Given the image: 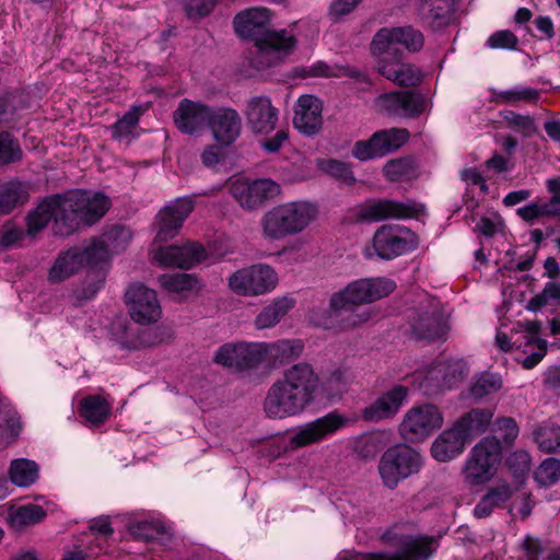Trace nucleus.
I'll use <instances>...</instances> for the list:
<instances>
[{
	"label": "nucleus",
	"instance_id": "1",
	"mask_svg": "<svg viewBox=\"0 0 560 560\" xmlns=\"http://www.w3.org/2000/svg\"><path fill=\"white\" fill-rule=\"evenodd\" d=\"M109 208V198L101 191L73 189L48 195L27 213L26 234L35 236L52 221L54 234L67 237L98 222Z\"/></svg>",
	"mask_w": 560,
	"mask_h": 560
},
{
	"label": "nucleus",
	"instance_id": "2",
	"mask_svg": "<svg viewBox=\"0 0 560 560\" xmlns=\"http://www.w3.org/2000/svg\"><path fill=\"white\" fill-rule=\"evenodd\" d=\"M269 11L253 8L237 13L233 25L236 34L254 42L255 50L250 51L248 65L256 71L270 68L288 57L296 45L294 35L285 30H268Z\"/></svg>",
	"mask_w": 560,
	"mask_h": 560
},
{
	"label": "nucleus",
	"instance_id": "3",
	"mask_svg": "<svg viewBox=\"0 0 560 560\" xmlns=\"http://www.w3.org/2000/svg\"><path fill=\"white\" fill-rule=\"evenodd\" d=\"M395 289V281L384 277L354 280L331 295L328 308L324 311L323 317L315 323L324 329L335 331L354 327L369 317L368 315H353L357 306L386 298Z\"/></svg>",
	"mask_w": 560,
	"mask_h": 560
},
{
	"label": "nucleus",
	"instance_id": "4",
	"mask_svg": "<svg viewBox=\"0 0 560 560\" xmlns=\"http://www.w3.org/2000/svg\"><path fill=\"white\" fill-rule=\"evenodd\" d=\"M318 378L308 363H298L284 372L283 380L269 388L264 410L269 418L296 416L313 401Z\"/></svg>",
	"mask_w": 560,
	"mask_h": 560
},
{
	"label": "nucleus",
	"instance_id": "5",
	"mask_svg": "<svg viewBox=\"0 0 560 560\" xmlns=\"http://www.w3.org/2000/svg\"><path fill=\"white\" fill-rule=\"evenodd\" d=\"M316 215V206L305 200L278 205L261 218L262 235L269 241H281L304 231Z\"/></svg>",
	"mask_w": 560,
	"mask_h": 560
},
{
	"label": "nucleus",
	"instance_id": "6",
	"mask_svg": "<svg viewBox=\"0 0 560 560\" xmlns=\"http://www.w3.org/2000/svg\"><path fill=\"white\" fill-rule=\"evenodd\" d=\"M399 46L408 52H419L424 46V35L412 25L381 27L372 37L370 52L372 57L396 55L404 57Z\"/></svg>",
	"mask_w": 560,
	"mask_h": 560
},
{
	"label": "nucleus",
	"instance_id": "7",
	"mask_svg": "<svg viewBox=\"0 0 560 560\" xmlns=\"http://www.w3.org/2000/svg\"><path fill=\"white\" fill-rule=\"evenodd\" d=\"M423 458L415 448L400 444L388 447L382 455L378 472L385 487L393 490L398 483L418 474Z\"/></svg>",
	"mask_w": 560,
	"mask_h": 560
},
{
	"label": "nucleus",
	"instance_id": "8",
	"mask_svg": "<svg viewBox=\"0 0 560 560\" xmlns=\"http://www.w3.org/2000/svg\"><path fill=\"white\" fill-rule=\"evenodd\" d=\"M502 459V444L498 436L490 435L479 441L470 451L465 467V480L470 486L488 482Z\"/></svg>",
	"mask_w": 560,
	"mask_h": 560
},
{
	"label": "nucleus",
	"instance_id": "9",
	"mask_svg": "<svg viewBox=\"0 0 560 560\" xmlns=\"http://www.w3.org/2000/svg\"><path fill=\"white\" fill-rule=\"evenodd\" d=\"M407 523L396 522L380 535V541L388 547H396L395 553L409 560H429L435 552L434 539L422 535L405 534Z\"/></svg>",
	"mask_w": 560,
	"mask_h": 560
},
{
	"label": "nucleus",
	"instance_id": "10",
	"mask_svg": "<svg viewBox=\"0 0 560 560\" xmlns=\"http://www.w3.org/2000/svg\"><path fill=\"white\" fill-rule=\"evenodd\" d=\"M409 336L428 343L445 340L450 330L447 318L436 305L419 306L408 315Z\"/></svg>",
	"mask_w": 560,
	"mask_h": 560
},
{
	"label": "nucleus",
	"instance_id": "11",
	"mask_svg": "<svg viewBox=\"0 0 560 560\" xmlns=\"http://www.w3.org/2000/svg\"><path fill=\"white\" fill-rule=\"evenodd\" d=\"M417 247L418 236L404 225H382L373 236L374 252L383 260H392L415 250Z\"/></svg>",
	"mask_w": 560,
	"mask_h": 560
},
{
	"label": "nucleus",
	"instance_id": "12",
	"mask_svg": "<svg viewBox=\"0 0 560 560\" xmlns=\"http://www.w3.org/2000/svg\"><path fill=\"white\" fill-rule=\"evenodd\" d=\"M409 139L405 128H389L374 132L368 140H359L353 144L352 155L361 161L381 159L399 150Z\"/></svg>",
	"mask_w": 560,
	"mask_h": 560
},
{
	"label": "nucleus",
	"instance_id": "13",
	"mask_svg": "<svg viewBox=\"0 0 560 560\" xmlns=\"http://www.w3.org/2000/svg\"><path fill=\"white\" fill-rule=\"evenodd\" d=\"M267 354L265 342L224 343L217 350L214 362L241 372L257 368Z\"/></svg>",
	"mask_w": 560,
	"mask_h": 560
},
{
	"label": "nucleus",
	"instance_id": "14",
	"mask_svg": "<svg viewBox=\"0 0 560 560\" xmlns=\"http://www.w3.org/2000/svg\"><path fill=\"white\" fill-rule=\"evenodd\" d=\"M443 425L440 409L432 404L412 407L404 417L400 433L406 441L418 443Z\"/></svg>",
	"mask_w": 560,
	"mask_h": 560
},
{
	"label": "nucleus",
	"instance_id": "15",
	"mask_svg": "<svg viewBox=\"0 0 560 560\" xmlns=\"http://www.w3.org/2000/svg\"><path fill=\"white\" fill-rule=\"evenodd\" d=\"M278 281L273 269L264 264L235 271L229 278L230 288L242 295H260L275 289Z\"/></svg>",
	"mask_w": 560,
	"mask_h": 560
},
{
	"label": "nucleus",
	"instance_id": "16",
	"mask_svg": "<svg viewBox=\"0 0 560 560\" xmlns=\"http://www.w3.org/2000/svg\"><path fill=\"white\" fill-rule=\"evenodd\" d=\"M377 104L388 117L404 119L419 118L427 107L425 96L413 90L383 93L377 97Z\"/></svg>",
	"mask_w": 560,
	"mask_h": 560
},
{
	"label": "nucleus",
	"instance_id": "17",
	"mask_svg": "<svg viewBox=\"0 0 560 560\" xmlns=\"http://www.w3.org/2000/svg\"><path fill=\"white\" fill-rule=\"evenodd\" d=\"M231 195L243 209L256 210L280 192V186L270 178L237 179L230 187Z\"/></svg>",
	"mask_w": 560,
	"mask_h": 560
},
{
	"label": "nucleus",
	"instance_id": "18",
	"mask_svg": "<svg viewBox=\"0 0 560 560\" xmlns=\"http://www.w3.org/2000/svg\"><path fill=\"white\" fill-rule=\"evenodd\" d=\"M196 197V194L178 197L159 212L155 236L158 242H167L177 235L185 220L195 209Z\"/></svg>",
	"mask_w": 560,
	"mask_h": 560
},
{
	"label": "nucleus",
	"instance_id": "19",
	"mask_svg": "<svg viewBox=\"0 0 560 560\" xmlns=\"http://www.w3.org/2000/svg\"><path fill=\"white\" fill-rule=\"evenodd\" d=\"M130 317L141 325L156 322L162 314L154 290L141 283H132L125 293Z\"/></svg>",
	"mask_w": 560,
	"mask_h": 560
},
{
	"label": "nucleus",
	"instance_id": "20",
	"mask_svg": "<svg viewBox=\"0 0 560 560\" xmlns=\"http://www.w3.org/2000/svg\"><path fill=\"white\" fill-rule=\"evenodd\" d=\"M348 419L337 410L330 411L323 417L315 419L301 427L291 438L290 444L294 447H303L317 443L342 429Z\"/></svg>",
	"mask_w": 560,
	"mask_h": 560
},
{
	"label": "nucleus",
	"instance_id": "21",
	"mask_svg": "<svg viewBox=\"0 0 560 560\" xmlns=\"http://www.w3.org/2000/svg\"><path fill=\"white\" fill-rule=\"evenodd\" d=\"M409 388L396 384L383 392L369 406L361 410V417L368 422H380L394 418L407 401Z\"/></svg>",
	"mask_w": 560,
	"mask_h": 560
},
{
	"label": "nucleus",
	"instance_id": "22",
	"mask_svg": "<svg viewBox=\"0 0 560 560\" xmlns=\"http://www.w3.org/2000/svg\"><path fill=\"white\" fill-rule=\"evenodd\" d=\"M244 116L253 133L267 136L276 129L279 109L269 96L256 95L247 100Z\"/></svg>",
	"mask_w": 560,
	"mask_h": 560
},
{
	"label": "nucleus",
	"instance_id": "23",
	"mask_svg": "<svg viewBox=\"0 0 560 560\" xmlns=\"http://www.w3.org/2000/svg\"><path fill=\"white\" fill-rule=\"evenodd\" d=\"M420 208L415 201L400 202L393 199H377L366 202L358 212L363 222H378L387 219H409L419 214Z\"/></svg>",
	"mask_w": 560,
	"mask_h": 560
},
{
	"label": "nucleus",
	"instance_id": "24",
	"mask_svg": "<svg viewBox=\"0 0 560 560\" xmlns=\"http://www.w3.org/2000/svg\"><path fill=\"white\" fill-rule=\"evenodd\" d=\"M211 106L183 98L173 113L176 128L185 135H197L208 126Z\"/></svg>",
	"mask_w": 560,
	"mask_h": 560
},
{
	"label": "nucleus",
	"instance_id": "25",
	"mask_svg": "<svg viewBox=\"0 0 560 560\" xmlns=\"http://www.w3.org/2000/svg\"><path fill=\"white\" fill-rule=\"evenodd\" d=\"M208 127L219 144L229 147L241 136V116L232 107H211Z\"/></svg>",
	"mask_w": 560,
	"mask_h": 560
},
{
	"label": "nucleus",
	"instance_id": "26",
	"mask_svg": "<svg viewBox=\"0 0 560 560\" xmlns=\"http://www.w3.org/2000/svg\"><path fill=\"white\" fill-rule=\"evenodd\" d=\"M374 58L377 72L399 86H416L422 80L421 70L413 65L402 62L404 57L399 55Z\"/></svg>",
	"mask_w": 560,
	"mask_h": 560
},
{
	"label": "nucleus",
	"instance_id": "27",
	"mask_svg": "<svg viewBox=\"0 0 560 560\" xmlns=\"http://www.w3.org/2000/svg\"><path fill=\"white\" fill-rule=\"evenodd\" d=\"M155 260L164 267L189 269L206 259L205 248L192 242L159 248Z\"/></svg>",
	"mask_w": 560,
	"mask_h": 560
},
{
	"label": "nucleus",
	"instance_id": "28",
	"mask_svg": "<svg viewBox=\"0 0 560 560\" xmlns=\"http://www.w3.org/2000/svg\"><path fill=\"white\" fill-rule=\"evenodd\" d=\"M322 112L323 104L318 97L311 94L301 95L294 108V128L307 137L317 135L323 126Z\"/></svg>",
	"mask_w": 560,
	"mask_h": 560
},
{
	"label": "nucleus",
	"instance_id": "29",
	"mask_svg": "<svg viewBox=\"0 0 560 560\" xmlns=\"http://www.w3.org/2000/svg\"><path fill=\"white\" fill-rule=\"evenodd\" d=\"M466 444L465 438L453 425L444 430L432 443L431 455L439 462H450L464 452Z\"/></svg>",
	"mask_w": 560,
	"mask_h": 560
},
{
	"label": "nucleus",
	"instance_id": "30",
	"mask_svg": "<svg viewBox=\"0 0 560 560\" xmlns=\"http://www.w3.org/2000/svg\"><path fill=\"white\" fill-rule=\"evenodd\" d=\"M454 11V0H419V14L433 30L447 26Z\"/></svg>",
	"mask_w": 560,
	"mask_h": 560
},
{
	"label": "nucleus",
	"instance_id": "31",
	"mask_svg": "<svg viewBox=\"0 0 560 560\" xmlns=\"http://www.w3.org/2000/svg\"><path fill=\"white\" fill-rule=\"evenodd\" d=\"M492 416L489 409L475 408L462 416L454 425L469 443L475 436L486 432Z\"/></svg>",
	"mask_w": 560,
	"mask_h": 560
},
{
	"label": "nucleus",
	"instance_id": "32",
	"mask_svg": "<svg viewBox=\"0 0 560 560\" xmlns=\"http://www.w3.org/2000/svg\"><path fill=\"white\" fill-rule=\"evenodd\" d=\"M512 494L513 490L508 483L490 487L474 508L475 517L485 518L490 516L495 509L503 508L512 498Z\"/></svg>",
	"mask_w": 560,
	"mask_h": 560
},
{
	"label": "nucleus",
	"instance_id": "33",
	"mask_svg": "<svg viewBox=\"0 0 560 560\" xmlns=\"http://www.w3.org/2000/svg\"><path fill=\"white\" fill-rule=\"evenodd\" d=\"M128 533L144 542L160 541L165 545L172 539V533L161 521H138L128 525Z\"/></svg>",
	"mask_w": 560,
	"mask_h": 560
},
{
	"label": "nucleus",
	"instance_id": "34",
	"mask_svg": "<svg viewBox=\"0 0 560 560\" xmlns=\"http://www.w3.org/2000/svg\"><path fill=\"white\" fill-rule=\"evenodd\" d=\"M82 268L79 258V248H69L56 258L49 269L48 279L52 283L61 282Z\"/></svg>",
	"mask_w": 560,
	"mask_h": 560
},
{
	"label": "nucleus",
	"instance_id": "35",
	"mask_svg": "<svg viewBox=\"0 0 560 560\" xmlns=\"http://www.w3.org/2000/svg\"><path fill=\"white\" fill-rule=\"evenodd\" d=\"M159 284L170 293L186 296L190 292L199 291L202 287L199 279L191 273H164L158 277Z\"/></svg>",
	"mask_w": 560,
	"mask_h": 560
},
{
	"label": "nucleus",
	"instance_id": "36",
	"mask_svg": "<svg viewBox=\"0 0 560 560\" xmlns=\"http://www.w3.org/2000/svg\"><path fill=\"white\" fill-rule=\"evenodd\" d=\"M110 409V405L102 396L90 395L80 401L78 412L86 422L97 427L107 420Z\"/></svg>",
	"mask_w": 560,
	"mask_h": 560
},
{
	"label": "nucleus",
	"instance_id": "37",
	"mask_svg": "<svg viewBox=\"0 0 560 560\" xmlns=\"http://www.w3.org/2000/svg\"><path fill=\"white\" fill-rule=\"evenodd\" d=\"M145 335H148L147 331H143L142 336L135 331V329L129 325L127 319H117L113 322L110 326L112 339L121 349L133 350L138 349L142 345H153V342H145L143 340V337Z\"/></svg>",
	"mask_w": 560,
	"mask_h": 560
},
{
	"label": "nucleus",
	"instance_id": "38",
	"mask_svg": "<svg viewBox=\"0 0 560 560\" xmlns=\"http://www.w3.org/2000/svg\"><path fill=\"white\" fill-rule=\"evenodd\" d=\"M39 467L36 462L28 458H16L11 462L9 477L13 485L27 488L39 478Z\"/></svg>",
	"mask_w": 560,
	"mask_h": 560
},
{
	"label": "nucleus",
	"instance_id": "39",
	"mask_svg": "<svg viewBox=\"0 0 560 560\" xmlns=\"http://www.w3.org/2000/svg\"><path fill=\"white\" fill-rule=\"evenodd\" d=\"M293 307V300L278 298L265 306L255 318L257 329H266L277 325L280 319Z\"/></svg>",
	"mask_w": 560,
	"mask_h": 560
},
{
	"label": "nucleus",
	"instance_id": "40",
	"mask_svg": "<svg viewBox=\"0 0 560 560\" xmlns=\"http://www.w3.org/2000/svg\"><path fill=\"white\" fill-rule=\"evenodd\" d=\"M27 198L28 192L20 182L0 183V215L10 213Z\"/></svg>",
	"mask_w": 560,
	"mask_h": 560
},
{
	"label": "nucleus",
	"instance_id": "41",
	"mask_svg": "<svg viewBox=\"0 0 560 560\" xmlns=\"http://www.w3.org/2000/svg\"><path fill=\"white\" fill-rule=\"evenodd\" d=\"M316 167L322 173L348 186L353 185L357 180L350 165L336 159H317Z\"/></svg>",
	"mask_w": 560,
	"mask_h": 560
},
{
	"label": "nucleus",
	"instance_id": "42",
	"mask_svg": "<svg viewBox=\"0 0 560 560\" xmlns=\"http://www.w3.org/2000/svg\"><path fill=\"white\" fill-rule=\"evenodd\" d=\"M304 345L300 339L280 340L272 345H268V353L275 361L279 363L295 360L303 352Z\"/></svg>",
	"mask_w": 560,
	"mask_h": 560
},
{
	"label": "nucleus",
	"instance_id": "43",
	"mask_svg": "<svg viewBox=\"0 0 560 560\" xmlns=\"http://www.w3.org/2000/svg\"><path fill=\"white\" fill-rule=\"evenodd\" d=\"M502 387V378L498 373L485 371L477 375L471 385L470 394L476 399H481L498 392Z\"/></svg>",
	"mask_w": 560,
	"mask_h": 560
},
{
	"label": "nucleus",
	"instance_id": "44",
	"mask_svg": "<svg viewBox=\"0 0 560 560\" xmlns=\"http://www.w3.org/2000/svg\"><path fill=\"white\" fill-rule=\"evenodd\" d=\"M47 513L43 506L37 504H24L10 514L12 525L24 527L35 525L46 517Z\"/></svg>",
	"mask_w": 560,
	"mask_h": 560
},
{
	"label": "nucleus",
	"instance_id": "45",
	"mask_svg": "<svg viewBox=\"0 0 560 560\" xmlns=\"http://www.w3.org/2000/svg\"><path fill=\"white\" fill-rule=\"evenodd\" d=\"M535 441L546 453H560V427L546 424L534 431Z\"/></svg>",
	"mask_w": 560,
	"mask_h": 560
},
{
	"label": "nucleus",
	"instance_id": "46",
	"mask_svg": "<svg viewBox=\"0 0 560 560\" xmlns=\"http://www.w3.org/2000/svg\"><path fill=\"white\" fill-rule=\"evenodd\" d=\"M108 257V248L102 240L93 241L82 250L79 249V258L82 267L88 266L91 269H98V265L105 262Z\"/></svg>",
	"mask_w": 560,
	"mask_h": 560
},
{
	"label": "nucleus",
	"instance_id": "47",
	"mask_svg": "<svg viewBox=\"0 0 560 560\" xmlns=\"http://www.w3.org/2000/svg\"><path fill=\"white\" fill-rule=\"evenodd\" d=\"M415 172V163L410 158H398L386 162L383 166V175L389 182H398L409 178Z\"/></svg>",
	"mask_w": 560,
	"mask_h": 560
},
{
	"label": "nucleus",
	"instance_id": "48",
	"mask_svg": "<svg viewBox=\"0 0 560 560\" xmlns=\"http://www.w3.org/2000/svg\"><path fill=\"white\" fill-rule=\"evenodd\" d=\"M500 116L508 127L522 133L524 137L532 136L536 130L534 117L529 114L522 115L511 109H504L500 112Z\"/></svg>",
	"mask_w": 560,
	"mask_h": 560
},
{
	"label": "nucleus",
	"instance_id": "49",
	"mask_svg": "<svg viewBox=\"0 0 560 560\" xmlns=\"http://www.w3.org/2000/svg\"><path fill=\"white\" fill-rule=\"evenodd\" d=\"M535 480L548 487L556 483L560 479V459L548 457L541 462L534 472Z\"/></svg>",
	"mask_w": 560,
	"mask_h": 560
},
{
	"label": "nucleus",
	"instance_id": "50",
	"mask_svg": "<svg viewBox=\"0 0 560 560\" xmlns=\"http://www.w3.org/2000/svg\"><path fill=\"white\" fill-rule=\"evenodd\" d=\"M23 152L12 135L8 131H0V165H7L21 161Z\"/></svg>",
	"mask_w": 560,
	"mask_h": 560
},
{
	"label": "nucleus",
	"instance_id": "51",
	"mask_svg": "<svg viewBox=\"0 0 560 560\" xmlns=\"http://www.w3.org/2000/svg\"><path fill=\"white\" fill-rule=\"evenodd\" d=\"M552 301H560V282H547L544 290L528 301L527 310L535 313L539 312Z\"/></svg>",
	"mask_w": 560,
	"mask_h": 560
},
{
	"label": "nucleus",
	"instance_id": "52",
	"mask_svg": "<svg viewBox=\"0 0 560 560\" xmlns=\"http://www.w3.org/2000/svg\"><path fill=\"white\" fill-rule=\"evenodd\" d=\"M131 237L132 234L129 228L114 225L103 234L102 241L107 248L110 247L114 252L118 253L126 247Z\"/></svg>",
	"mask_w": 560,
	"mask_h": 560
},
{
	"label": "nucleus",
	"instance_id": "53",
	"mask_svg": "<svg viewBox=\"0 0 560 560\" xmlns=\"http://www.w3.org/2000/svg\"><path fill=\"white\" fill-rule=\"evenodd\" d=\"M188 20L197 22L214 10L218 0H180Z\"/></svg>",
	"mask_w": 560,
	"mask_h": 560
},
{
	"label": "nucleus",
	"instance_id": "54",
	"mask_svg": "<svg viewBox=\"0 0 560 560\" xmlns=\"http://www.w3.org/2000/svg\"><path fill=\"white\" fill-rule=\"evenodd\" d=\"M539 91L527 86H515L514 89L503 90L497 94V101L502 100L506 103L514 104L520 101L536 102L539 98Z\"/></svg>",
	"mask_w": 560,
	"mask_h": 560
},
{
	"label": "nucleus",
	"instance_id": "55",
	"mask_svg": "<svg viewBox=\"0 0 560 560\" xmlns=\"http://www.w3.org/2000/svg\"><path fill=\"white\" fill-rule=\"evenodd\" d=\"M105 283V273L101 269H93L88 272V276L82 284L81 291L78 294L79 299L91 300Z\"/></svg>",
	"mask_w": 560,
	"mask_h": 560
},
{
	"label": "nucleus",
	"instance_id": "56",
	"mask_svg": "<svg viewBox=\"0 0 560 560\" xmlns=\"http://www.w3.org/2000/svg\"><path fill=\"white\" fill-rule=\"evenodd\" d=\"M517 45H518V38L510 30L497 31V32L492 33L486 42V46L491 49L516 50Z\"/></svg>",
	"mask_w": 560,
	"mask_h": 560
},
{
	"label": "nucleus",
	"instance_id": "57",
	"mask_svg": "<svg viewBox=\"0 0 560 560\" xmlns=\"http://www.w3.org/2000/svg\"><path fill=\"white\" fill-rule=\"evenodd\" d=\"M0 417L3 420V434L11 440L16 439L22 430V423L16 411L13 410L9 402H5V407H2Z\"/></svg>",
	"mask_w": 560,
	"mask_h": 560
},
{
	"label": "nucleus",
	"instance_id": "58",
	"mask_svg": "<svg viewBox=\"0 0 560 560\" xmlns=\"http://www.w3.org/2000/svg\"><path fill=\"white\" fill-rule=\"evenodd\" d=\"M351 378V373L348 368L338 366L329 372V375L326 378L327 389L332 394H340L346 389L349 381Z\"/></svg>",
	"mask_w": 560,
	"mask_h": 560
},
{
	"label": "nucleus",
	"instance_id": "59",
	"mask_svg": "<svg viewBox=\"0 0 560 560\" xmlns=\"http://www.w3.org/2000/svg\"><path fill=\"white\" fill-rule=\"evenodd\" d=\"M506 466L514 477L522 478L530 469V455L526 451H516L508 457Z\"/></svg>",
	"mask_w": 560,
	"mask_h": 560
},
{
	"label": "nucleus",
	"instance_id": "60",
	"mask_svg": "<svg viewBox=\"0 0 560 560\" xmlns=\"http://www.w3.org/2000/svg\"><path fill=\"white\" fill-rule=\"evenodd\" d=\"M495 432L500 434L505 445L510 446L518 436V425L513 418L503 417L494 422Z\"/></svg>",
	"mask_w": 560,
	"mask_h": 560
},
{
	"label": "nucleus",
	"instance_id": "61",
	"mask_svg": "<svg viewBox=\"0 0 560 560\" xmlns=\"http://www.w3.org/2000/svg\"><path fill=\"white\" fill-rule=\"evenodd\" d=\"M25 236L22 228L5 223L0 231V244L5 247L19 246Z\"/></svg>",
	"mask_w": 560,
	"mask_h": 560
},
{
	"label": "nucleus",
	"instance_id": "62",
	"mask_svg": "<svg viewBox=\"0 0 560 560\" xmlns=\"http://www.w3.org/2000/svg\"><path fill=\"white\" fill-rule=\"evenodd\" d=\"M518 325L523 328L522 336H520L521 341L524 347H533L534 342H537L541 323L537 320H524L520 322Z\"/></svg>",
	"mask_w": 560,
	"mask_h": 560
},
{
	"label": "nucleus",
	"instance_id": "63",
	"mask_svg": "<svg viewBox=\"0 0 560 560\" xmlns=\"http://www.w3.org/2000/svg\"><path fill=\"white\" fill-rule=\"evenodd\" d=\"M295 77L305 79L312 77H329L330 67L324 61H316L311 67H296L293 69Z\"/></svg>",
	"mask_w": 560,
	"mask_h": 560
},
{
	"label": "nucleus",
	"instance_id": "64",
	"mask_svg": "<svg viewBox=\"0 0 560 560\" xmlns=\"http://www.w3.org/2000/svg\"><path fill=\"white\" fill-rule=\"evenodd\" d=\"M523 558L524 560H539L542 552L544 547L540 539L527 535L522 544Z\"/></svg>",
	"mask_w": 560,
	"mask_h": 560
}]
</instances>
